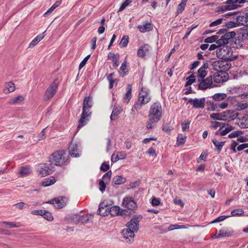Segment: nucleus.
Here are the masks:
<instances>
[{"label":"nucleus","mask_w":248,"mask_h":248,"mask_svg":"<svg viewBox=\"0 0 248 248\" xmlns=\"http://www.w3.org/2000/svg\"><path fill=\"white\" fill-rule=\"evenodd\" d=\"M106 182H104V181H100L99 182V185L100 186L99 190L102 192H103L106 188Z\"/></svg>","instance_id":"64"},{"label":"nucleus","mask_w":248,"mask_h":248,"mask_svg":"<svg viewBox=\"0 0 248 248\" xmlns=\"http://www.w3.org/2000/svg\"><path fill=\"white\" fill-rule=\"evenodd\" d=\"M217 39L218 37L217 36L213 35L205 38L204 39V42L206 43H212L215 42Z\"/></svg>","instance_id":"51"},{"label":"nucleus","mask_w":248,"mask_h":248,"mask_svg":"<svg viewBox=\"0 0 248 248\" xmlns=\"http://www.w3.org/2000/svg\"><path fill=\"white\" fill-rule=\"evenodd\" d=\"M91 115L88 114H86L82 112L81 114V118L78 121V128H80L83 127L86 124V122L87 121V118L89 117Z\"/></svg>","instance_id":"32"},{"label":"nucleus","mask_w":248,"mask_h":248,"mask_svg":"<svg viewBox=\"0 0 248 248\" xmlns=\"http://www.w3.org/2000/svg\"><path fill=\"white\" fill-rule=\"evenodd\" d=\"M122 206L130 210H134L137 208V205L132 198L126 197L123 199Z\"/></svg>","instance_id":"9"},{"label":"nucleus","mask_w":248,"mask_h":248,"mask_svg":"<svg viewBox=\"0 0 248 248\" xmlns=\"http://www.w3.org/2000/svg\"><path fill=\"white\" fill-rule=\"evenodd\" d=\"M122 111L123 109L121 107H115L113 108L110 115V120L112 121L117 120L119 117V115Z\"/></svg>","instance_id":"26"},{"label":"nucleus","mask_w":248,"mask_h":248,"mask_svg":"<svg viewBox=\"0 0 248 248\" xmlns=\"http://www.w3.org/2000/svg\"><path fill=\"white\" fill-rule=\"evenodd\" d=\"M187 137L179 134L177 138L176 144L178 146H183L186 142Z\"/></svg>","instance_id":"39"},{"label":"nucleus","mask_w":248,"mask_h":248,"mask_svg":"<svg viewBox=\"0 0 248 248\" xmlns=\"http://www.w3.org/2000/svg\"><path fill=\"white\" fill-rule=\"evenodd\" d=\"M198 85V88L202 90L213 88L217 86L213 82V77L209 76L204 79H201Z\"/></svg>","instance_id":"4"},{"label":"nucleus","mask_w":248,"mask_h":248,"mask_svg":"<svg viewBox=\"0 0 248 248\" xmlns=\"http://www.w3.org/2000/svg\"><path fill=\"white\" fill-rule=\"evenodd\" d=\"M216 45L218 46V47L224 46L225 45L228 43V41H226V39L222 36L219 39H217L216 41Z\"/></svg>","instance_id":"44"},{"label":"nucleus","mask_w":248,"mask_h":248,"mask_svg":"<svg viewBox=\"0 0 248 248\" xmlns=\"http://www.w3.org/2000/svg\"><path fill=\"white\" fill-rule=\"evenodd\" d=\"M188 102L192 104L193 107L195 108H203L205 105V99L203 97L200 99H190Z\"/></svg>","instance_id":"17"},{"label":"nucleus","mask_w":248,"mask_h":248,"mask_svg":"<svg viewBox=\"0 0 248 248\" xmlns=\"http://www.w3.org/2000/svg\"><path fill=\"white\" fill-rule=\"evenodd\" d=\"M237 124L241 128H248V115H245L237 120Z\"/></svg>","instance_id":"25"},{"label":"nucleus","mask_w":248,"mask_h":248,"mask_svg":"<svg viewBox=\"0 0 248 248\" xmlns=\"http://www.w3.org/2000/svg\"><path fill=\"white\" fill-rule=\"evenodd\" d=\"M119 54L118 53L110 52L108 55V59L110 60L113 62V66L115 67L119 65Z\"/></svg>","instance_id":"21"},{"label":"nucleus","mask_w":248,"mask_h":248,"mask_svg":"<svg viewBox=\"0 0 248 248\" xmlns=\"http://www.w3.org/2000/svg\"><path fill=\"white\" fill-rule=\"evenodd\" d=\"M236 33L234 31H230L226 32L223 36L226 39V41H228L229 39L234 37Z\"/></svg>","instance_id":"49"},{"label":"nucleus","mask_w":248,"mask_h":248,"mask_svg":"<svg viewBox=\"0 0 248 248\" xmlns=\"http://www.w3.org/2000/svg\"><path fill=\"white\" fill-rule=\"evenodd\" d=\"M53 171L51 163L41 164L38 167V175L42 177L49 175Z\"/></svg>","instance_id":"6"},{"label":"nucleus","mask_w":248,"mask_h":248,"mask_svg":"<svg viewBox=\"0 0 248 248\" xmlns=\"http://www.w3.org/2000/svg\"><path fill=\"white\" fill-rule=\"evenodd\" d=\"M150 46L148 45H144L139 48L137 51L139 57H144L150 50Z\"/></svg>","instance_id":"23"},{"label":"nucleus","mask_w":248,"mask_h":248,"mask_svg":"<svg viewBox=\"0 0 248 248\" xmlns=\"http://www.w3.org/2000/svg\"><path fill=\"white\" fill-rule=\"evenodd\" d=\"M92 97L91 96L86 97L83 100L82 112L91 115L90 110L92 107Z\"/></svg>","instance_id":"13"},{"label":"nucleus","mask_w":248,"mask_h":248,"mask_svg":"<svg viewBox=\"0 0 248 248\" xmlns=\"http://www.w3.org/2000/svg\"><path fill=\"white\" fill-rule=\"evenodd\" d=\"M234 127L232 125H227L225 128L222 131H220V135L224 136L226 135L227 133H229L230 131L233 130Z\"/></svg>","instance_id":"46"},{"label":"nucleus","mask_w":248,"mask_h":248,"mask_svg":"<svg viewBox=\"0 0 248 248\" xmlns=\"http://www.w3.org/2000/svg\"><path fill=\"white\" fill-rule=\"evenodd\" d=\"M67 201L64 197H59L46 202L47 203L52 204L57 209L62 208L66 205Z\"/></svg>","instance_id":"10"},{"label":"nucleus","mask_w":248,"mask_h":248,"mask_svg":"<svg viewBox=\"0 0 248 248\" xmlns=\"http://www.w3.org/2000/svg\"><path fill=\"white\" fill-rule=\"evenodd\" d=\"M238 144L236 141H232V144L231 145V148L234 153H235L236 152L237 149H236V148L238 146Z\"/></svg>","instance_id":"63"},{"label":"nucleus","mask_w":248,"mask_h":248,"mask_svg":"<svg viewBox=\"0 0 248 248\" xmlns=\"http://www.w3.org/2000/svg\"><path fill=\"white\" fill-rule=\"evenodd\" d=\"M186 5H185L183 3H180L178 6L176 14L178 15L180 13H181L182 12H183L184 11V10H185Z\"/></svg>","instance_id":"58"},{"label":"nucleus","mask_w":248,"mask_h":248,"mask_svg":"<svg viewBox=\"0 0 248 248\" xmlns=\"http://www.w3.org/2000/svg\"><path fill=\"white\" fill-rule=\"evenodd\" d=\"M208 68V64L207 62H205L199 69L197 72V78L199 81L206 76L207 74V69Z\"/></svg>","instance_id":"18"},{"label":"nucleus","mask_w":248,"mask_h":248,"mask_svg":"<svg viewBox=\"0 0 248 248\" xmlns=\"http://www.w3.org/2000/svg\"><path fill=\"white\" fill-rule=\"evenodd\" d=\"M1 224L9 229L19 228L22 226L21 223L18 222L3 221Z\"/></svg>","instance_id":"28"},{"label":"nucleus","mask_w":248,"mask_h":248,"mask_svg":"<svg viewBox=\"0 0 248 248\" xmlns=\"http://www.w3.org/2000/svg\"><path fill=\"white\" fill-rule=\"evenodd\" d=\"M77 143L71 142L69 146V151L71 155L73 157L79 156V149Z\"/></svg>","instance_id":"19"},{"label":"nucleus","mask_w":248,"mask_h":248,"mask_svg":"<svg viewBox=\"0 0 248 248\" xmlns=\"http://www.w3.org/2000/svg\"><path fill=\"white\" fill-rule=\"evenodd\" d=\"M151 99L149 91L145 88H142L139 93L138 101L142 104H146Z\"/></svg>","instance_id":"7"},{"label":"nucleus","mask_w":248,"mask_h":248,"mask_svg":"<svg viewBox=\"0 0 248 248\" xmlns=\"http://www.w3.org/2000/svg\"><path fill=\"white\" fill-rule=\"evenodd\" d=\"M126 67V61L125 60L124 62L122 64L120 68V70L124 73V75L127 74V72L125 71Z\"/></svg>","instance_id":"62"},{"label":"nucleus","mask_w":248,"mask_h":248,"mask_svg":"<svg viewBox=\"0 0 248 248\" xmlns=\"http://www.w3.org/2000/svg\"><path fill=\"white\" fill-rule=\"evenodd\" d=\"M51 163L56 166H62L67 161V158L65 152L60 150L53 153L49 157Z\"/></svg>","instance_id":"2"},{"label":"nucleus","mask_w":248,"mask_h":248,"mask_svg":"<svg viewBox=\"0 0 248 248\" xmlns=\"http://www.w3.org/2000/svg\"><path fill=\"white\" fill-rule=\"evenodd\" d=\"M58 87V85L56 82L51 83L46 90L44 95L43 98L44 100L47 101L53 97L57 92Z\"/></svg>","instance_id":"5"},{"label":"nucleus","mask_w":248,"mask_h":248,"mask_svg":"<svg viewBox=\"0 0 248 248\" xmlns=\"http://www.w3.org/2000/svg\"><path fill=\"white\" fill-rule=\"evenodd\" d=\"M212 77L213 82L215 83H223L228 79V74L223 71L217 72Z\"/></svg>","instance_id":"8"},{"label":"nucleus","mask_w":248,"mask_h":248,"mask_svg":"<svg viewBox=\"0 0 248 248\" xmlns=\"http://www.w3.org/2000/svg\"><path fill=\"white\" fill-rule=\"evenodd\" d=\"M113 181L115 185H122L126 181V179L122 175H117L114 177Z\"/></svg>","instance_id":"37"},{"label":"nucleus","mask_w":248,"mask_h":248,"mask_svg":"<svg viewBox=\"0 0 248 248\" xmlns=\"http://www.w3.org/2000/svg\"><path fill=\"white\" fill-rule=\"evenodd\" d=\"M135 232L130 229L126 228L122 231V234L127 243H131L134 240Z\"/></svg>","instance_id":"11"},{"label":"nucleus","mask_w":248,"mask_h":248,"mask_svg":"<svg viewBox=\"0 0 248 248\" xmlns=\"http://www.w3.org/2000/svg\"><path fill=\"white\" fill-rule=\"evenodd\" d=\"M147 154H148L150 156L153 157H156L157 153L153 147H150L146 152Z\"/></svg>","instance_id":"50"},{"label":"nucleus","mask_w":248,"mask_h":248,"mask_svg":"<svg viewBox=\"0 0 248 248\" xmlns=\"http://www.w3.org/2000/svg\"><path fill=\"white\" fill-rule=\"evenodd\" d=\"M229 216H220L217 218H216L215 220H214L213 221L211 222V223H214L217 222H219L222 221H223L226 218H228Z\"/></svg>","instance_id":"59"},{"label":"nucleus","mask_w":248,"mask_h":248,"mask_svg":"<svg viewBox=\"0 0 248 248\" xmlns=\"http://www.w3.org/2000/svg\"><path fill=\"white\" fill-rule=\"evenodd\" d=\"M111 174V171H108L103 175L102 181H104L106 184L108 183L110 180Z\"/></svg>","instance_id":"47"},{"label":"nucleus","mask_w":248,"mask_h":248,"mask_svg":"<svg viewBox=\"0 0 248 248\" xmlns=\"http://www.w3.org/2000/svg\"><path fill=\"white\" fill-rule=\"evenodd\" d=\"M90 57V55H88L86 57H85L84 59L81 61L79 65V67L80 69L82 68L85 65Z\"/></svg>","instance_id":"60"},{"label":"nucleus","mask_w":248,"mask_h":248,"mask_svg":"<svg viewBox=\"0 0 248 248\" xmlns=\"http://www.w3.org/2000/svg\"><path fill=\"white\" fill-rule=\"evenodd\" d=\"M132 1L131 0H126L124 2H123L121 5L118 12H121L124 10L126 7L128 6L131 3Z\"/></svg>","instance_id":"54"},{"label":"nucleus","mask_w":248,"mask_h":248,"mask_svg":"<svg viewBox=\"0 0 248 248\" xmlns=\"http://www.w3.org/2000/svg\"><path fill=\"white\" fill-rule=\"evenodd\" d=\"M232 234L233 232L232 231L221 230L219 231L218 234H215L212 237V238L213 239H217L221 237H228L232 236Z\"/></svg>","instance_id":"22"},{"label":"nucleus","mask_w":248,"mask_h":248,"mask_svg":"<svg viewBox=\"0 0 248 248\" xmlns=\"http://www.w3.org/2000/svg\"><path fill=\"white\" fill-rule=\"evenodd\" d=\"M190 122L186 121V122L182 124V130L183 131H187L189 129Z\"/></svg>","instance_id":"56"},{"label":"nucleus","mask_w":248,"mask_h":248,"mask_svg":"<svg viewBox=\"0 0 248 248\" xmlns=\"http://www.w3.org/2000/svg\"><path fill=\"white\" fill-rule=\"evenodd\" d=\"M210 117L214 120L223 121L221 113H212L210 115Z\"/></svg>","instance_id":"48"},{"label":"nucleus","mask_w":248,"mask_h":248,"mask_svg":"<svg viewBox=\"0 0 248 248\" xmlns=\"http://www.w3.org/2000/svg\"><path fill=\"white\" fill-rule=\"evenodd\" d=\"M222 22V18H219V19H217V20L214 21H213L212 22L210 25H209V27H215V26H217L219 24H220Z\"/></svg>","instance_id":"57"},{"label":"nucleus","mask_w":248,"mask_h":248,"mask_svg":"<svg viewBox=\"0 0 248 248\" xmlns=\"http://www.w3.org/2000/svg\"><path fill=\"white\" fill-rule=\"evenodd\" d=\"M131 93H132V87L131 85L128 84L127 85V91L124 94V97H123L124 102L125 103L127 104L131 97Z\"/></svg>","instance_id":"33"},{"label":"nucleus","mask_w":248,"mask_h":248,"mask_svg":"<svg viewBox=\"0 0 248 248\" xmlns=\"http://www.w3.org/2000/svg\"><path fill=\"white\" fill-rule=\"evenodd\" d=\"M45 35L43 34H39L34 38L29 44L28 48H32L36 46L39 42L44 39Z\"/></svg>","instance_id":"30"},{"label":"nucleus","mask_w":248,"mask_h":248,"mask_svg":"<svg viewBox=\"0 0 248 248\" xmlns=\"http://www.w3.org/2000/svg\"><path fill=\"white\" fill-rule=\"evenodd\" d=\"M137 28L140 32L144 33L151 31L153 29V27L151 23H146L144 25L138 26Z\"/></svg>","instance_id":"29"},{"label":"nucleus","mask_w":248,"mask_h":248,"mask_svg":"<svg viewBox=\"0 0 248 248\" xmlns=\"http://www.w3.org/2000/svg\"><path fill=\"white\" fill-rule=\"evenodd\" d=\"M222 117L224 121H231L234 120L238 116L237 113H235L233 110H227L221 113Z\"/></svg>","instance_id":"14"},{"label":"nucleus","mask_w":248,"mask_h":248,"mask_svg":"<svg viewBox=\"0 0 248 248\" xmlns=\"http://www.w3.org/2000/svg\"><path fill=\"white\" fill-rule=\"evenodd\" d=\"M244 213V211L242 209H234L231 212L232 216H235L237 215H241Z\"/></svg>","instance_id":"55"},{"label":"nucleus","mask_w":248,"mask_h":248,"mask_svg":"<svg viewBox=\"0 0 248 248\" xmlns=\"http://www.w3.org/2000/svg\"><path fill=\"white\" fill-rule=\"evenodd\" d=\"M227 62L222 60L215 61L212 63L213 68L217 72L223 71L228 68Z\"/></svg>","instance_id":"12"},{"label":"nucleus","mask_w":248,"mask_h":248,"mask_svg":"<svg viewBox=\"0 0 248 248\" xmlns=\"http://www.w3.org/2000/svg\"><path fill=\"white\" fill-rule=\"evenodd\" d=\"M129 42V37L128 36H124L121 40L119 45L121 47H124L127 46Z\"/></svg>","instance_id":"40"},{"label":"nucleus","mask_w":248,"mask_h":248,"mask_svg":"<svg viewBox=\"0 0 248 248\" xmlns=\"http://www.w3.org/2000/svg\"><path fill=\"white\" fill-rule=\"evenodd\" d=\"M212 141L216 147V150L218 152H220L222 150V147L225 143V141H219L216 139H213Z\"/></svg>","instance_id":"36"},{"label":"nucleus","mask_w":248,"mask_h":248,"mask_svg":"<svg viewBox=\"0 0 248 248\" xmlns=\"http://www.w3.org/2000/svg\"><path fill=\"white\" fill-rule=\"evenodd\" d=\"M110 215L115 216L121 215L123 212V210L118 206H113L110 207Z\"/></svg>","instance_id":"31"},{"label":"nucleus","mask_w":248,"mask_h":248,"mask_svg":"<svg viewBox=\"0 0 248 248\" xmlns=\"http://www.w3.org/2000/svg\"><path fill=\"white\" fill-rule=\"evenodd\" d=\"M139 219L138 217L132 218L126 224V228L137 232L139 230Z\"/></svg>","instance_id":"16"},{"label":"nucleus","mask_w":248,"mask_h":248,"mask_svg":"<svg viewBox=\"0 0 248 248\" xmlns=\"http://www.w3.org/2000/svg\"><path fill=\"white\" fill-rule=\"evenodd\" d=\"M46 128H44L38 135L39 140H44L46 138Z\"/></svg>","instance_id":"53"},{"label":"nucleus","mask_w":248,"mask_h":248,"mask_svg":"<svg viewBox=\"0 0 248 248\" xmlns=\"http://www.w3.org/2000/svg\"><path fill=\"white\" fill-rule=\"evenodd\" d=\"M248 106V105L247 103H237L235 106V109L237 111H241L242 110H244L247 108Z\"/></svg>","instance_id":"43"},{"label":"nucleus","mask_w":248,"mask_h":248,"mask_svg":"<svg viewBox=\"0 0 248 248\" xmlns=\"http://www.w3.org/2000/svg\"><path fill=\"white\" fill-rule=\"evenodd\" d=\"M16 89V85L13 81L6 82L3 85L2 93L5 94H8L14 92Z\"/></svg>","instance_id":"15"},{"label":"nucleus","mask_w":248,"mask_h":248,"mask_svg":"<svg viewBox=\"0 0 248 248\" xmlns=\"http://www.w3.org/2000/svg\"><path fill=\"white\" fill-rule=\"evenodd\" d=\"M60 4V3L57 1L44 14V16H47V15L51 14L57 7H58Z\"/></svg>","instance_id":"41"},{"label":"nucleus","mask_w":248,"mask_h":248,"mask_svg":"<svg viewBox=\"0 0 248 248\" xmlns=\"http://www.w3.org/2000/svg\"><path fill=\"white\" fill-rule=\"evenodd\" d=\"M227 97V94L225 93H217L212 96L213 99L216 101H220L225 99Z\"/></svg>","instance_id":"38"},{"label":"nucleus","mask_w":248,"mask_h":248,"mask_svg":"<svg viewBox=\"0 0 248 248\" xmlns=\"http://www.w3.org/2000/svg\"><path fill=\"white\" fill-rule=\"evenodd\" d=\"M187 81L185 84L186 86H188L190 85H191L193 83H194L195 80V76H194V74H192L189 77L187 78H186Z\"/></svg>","instance_id":"45"},{"label":"nucleus","mask_w":248,"mask_h":248,"mask_svg":"<svg viewBox=\"0 0 248 248\" xmlns=\"http://www.w3.org/2000/svg\"><path fill=\"white\" fill-rule=\"evenodd\" d=\"M216 54L218 58L221 59H231L232 49L229 46H224L216 50Z\"/></svg>","instance_id":"3"},{"label":"nucleus","mask_w":248,"mask_h":248,"mask_svg":"<svg viewBox=\"0 0 248 248\" xmlns=\"http://www.w3.org/2000/svg\"><path fill=\"white\" fill-rule=\"evenodd\" d=\"M162 109L159 102H155L151 106L149 110L148 117L149 120L152 122L159 121L162 116Z\"/></svg>","instance_id":"1"},{"label":"nucleus","mask_w":248,"mask_h":248,"mask_svg":"<svg viewBox=\"0 0 248 248\" xmlns=\"http://www.w3.org/2000/svg\"><path fill=\"white\" fill-rule=\"evenodd\" d=\"M236 20L238 23L245 26H248V12L244 15L238 16Z\"/></svg>","instance_id":"27"},{"label":"nucleus","mask_w":248,"mask_h":248,"mask_svg":"<svg viewBox=\"0 0 248 248\" xmlns=\"http://www.w3.org/2000/svg\"><path fill=\"white\" fill-rule=\"evenodd\" d=\"M110 207L104 203L100 204L97 213L99 215L105 217L110 214Z\"/></svg>","instance_id":"20"},{"label":"nucleus","mask_w":248,"mask_h":248,"mask_svg":"<svg viewBox=\"0 0 248 248\" xmlns=\"http://www.w3.org/2000/svg\"><path fill=\"white\" fill-rule=\"evenodd\" d=\"M25 100V97L22 95H18L12 98L10 104L17 105L22 103Z\"/></svg>","instance_id":"34"},{"label":"nucleus","mask_w":248,"mask_h":248,"mask_svg":"<svg viewBox=\"0 0 248 248\" xmlns=\"http://www.w3.org/2000/svg\"><path fill=\"white\" fill-rule=\"evenodd\" d=\"M56 182L54 177H50L45 179L42 183V185L44 186H48L54 184Z\"/></svg>","instance_id":"35"},{"label":"nucleus","mask_w":248,"mask_h":248,"mask_svg":"<svg viewBox=\"0 0 248 248\" xmlns=\"http://www.w3.org/2000/svg\"><path fill=\"white\" fill-rule=\"evenodd\" d=\"M42 216H43L44 218L48 221H51L53 220V217L52 214L48 211L44 210Z\"/></svg>","instance_id":"42"},{"label":"nucleus","mask_w":248,"mask_h":248,"mask_svg":"<svg viewBox=\"0 0 248 248\" xmlns=\"http://www.w3.org/2000/svg\"><path fill=\"white\" fill-rule=\"evenodd\" d=\"M32 170L29 166H25L20 167L18 170V175L20 177H23L25 175L31 173Z\"/></svg>","instance_id":"24"},{"label":"nucleus","mask_w":248,"mask_h":248,"mask_svg":"<svg viewBox=\"0 0 248 248\" xmlns=\"http://www.w3.org/2000/svg\"><path fill=\"white\" fill-rule=\"evenodd\" d=\"M243 132L241 131L237 130L234 131L228 135V137L230 138H233L235 137H238L241 134H242Z\"/></svg>","instance_id":"52"},{"label":"nucleus","mask_w":248,"mask_h":248,"mask_svg":"<svg viewBox=\"0 0 248 248\" xmlns=\"http://www.w3.org/2000/svg\"><path fill=\"white\" fill-rule=\"evenodd\" d=\"M237 25H238L237 23H236L234 22L229 21L226 24L225 26L227 28H233L234 27H236L237 26Z\"/></svg>","instance_id":"61"}]
</instances>
